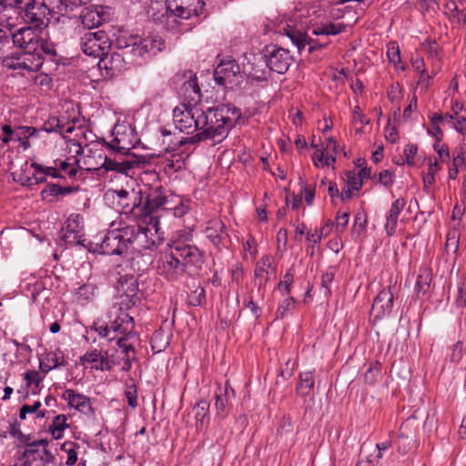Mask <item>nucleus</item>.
Instances as JSON below:
<instances>
[{
	"label": "nucleus",
	"mask_w": 466,
	"mask_h": 466,
	"mask_svg": "<svg viewBox=\"0 0 466 466\" xmlns=\"http://www.w3.org/2000/svg\"><path fill=\"white\" fill-rule=\"evenodd\" d=\"M198 115V133L179 140L173 147L168 145L167 150H175L184 144H197L207 139L220 142L227 137L233 127L245 123L240 110L230 104L219 105L206 111L200 109Z\"/></svg>",
	"instance_id": "obj_1"
},
{
	"label": "nucleus",
	"mask_w": 466,
	"mask_h": 466,
	"mask_svg": "<svg viewBox=\"0 0 466 466\" xmlns=\"http://www.w3.org/2000/svg\"><path fill=\"white\" fill-rule=\"evenodd\" d=\"M205 262L204 253L195 245L174 241L168 250L162 252L157 260V272L168 281H177L187 274H200Z\"/></svg>",
	"instance_id": "obj_2"
},
{
	"label": "nucleus",
	"mask_w": 466,
	"mask_h": 466,
	"mask_svg": "<svg viewBox=\"0 0 466 466\" xmlns=\"http://www.w3.org/2000/svg\"><path fill=\"white\" fill-rule=\"evenodd\" d=\"M17 15L25 25L41 32L49 25L52 12L46 0H24Z\"/></svg>",
	"instance_id": "obj_3"
},
{
	"label": "nucleus",
	"mask_w": 466,
	"mask_h": 466,
	"mask_svg": "<svg viewBox=\"0 0 466 466\" xmlns=\"http://www.w3.org/2000/svg\"><path fill=\"white\" fill-rule=\"evenodd\" d=\"M49 441L46 439L32 440L22 444L24 451L23 466H47L56 464V457L47 450Z\"/></svg>",
	"instance_id": "obj_4"
},
{
	"label": "nucleus",
	"mask_w": 466,
	"mask_h": 466,
	"mask_svg": "<svg viewBox=\"0 0 466 466\" xmlns=\"http://www.w3.org/2000/svg\"><path fill=\"white\" fill-rule=\"evenodd\" d=\"M112 140L103 141L110 154L119 156L131 155L130 150L135 147L137 141L135 130L129 126H116L112 130Z\"/></svg>",
	"instance_id": "obj_5"
},
{
	"label": "nucleus",
	"mask_w": 466,
	"mask_h": 466,
	"mask_svg": "<svg viewBox=\"0 0 466 466\" xmlns=\"http://www.w3.org/2000/svg\"><path fill=\"white\" fill-rule=\"evenodd\" d=\"M170 201L161 185L151 186L147 190L142 191V201L139 205L141 210L137 218H148L157 209L171 208Z\"/></svg>",
	"instance_id": "obj_6"
},
{
	"label": "nucleus",
	"mask_w": 466,
	"mask_h": 466,
	"mask_svg": "<svg viewBox=\"0 0 466 466\" xmlns=\"http://www.w3.org/2000/svg\"><path fill=\"white\" fill-rule=\"evenodd\" d=\"M200 108L191 104H180L173 110V121L176 127L183 133L192 135L198 132V119Z\"/></svg>",
	"instance_id": "obj_7"
},
{
	"label": "nucleus",
	"mask_w": 466,
	"mask_h": 466,
	"mask_svg": "<svg viewBox=\"0 0 466 466\" xmlns=\"http://www.w3.org/2000/svg\"><path fill=\"white\" fill-rule=\"evenodd\" d=\"M141 220V235H139V246L150 249L159 246L164 240V232L160 230L159 219L156 216L148 218H133Z\"/></svg>",
	"instance_id": "obj_8"
},
{
	"label": "nucleus",
	"mask_w": 466,
	"mask_h": 466,
	"mask_svg": "<svg viewBox=\"0 0 466 466\" xmlns=\"http://www.w3.org/2000/svg\"><path fill=\"white\" fill-rule=\"evenodd\" d=\"M214 79L227 89L238 86L242 82L238 64L235 60L221 61L214 70Z\"/></svg>",
	"instance_id": "obj_9"
},
{
	"label": "nucleus",
	"mask_w": 466,
	"mask_h": 466,
	"mask_svg": "<svg viewBox=\"0 0 466 466\" xmlns=\"http://www.w3.org/2000/svg\"><path fill=\"white\" fill-rule=\"evenodd\" d=\"M112 14V8L109 6L89 5L82 10L80 19L85 27L91 29L109 22Z\"/></svg>",
	"instance_id": "obj_10"
},
{
	"label": "nucleus",
	"mask_w": 466,
	"mask_h": 466,
	"mask_svg": "<svg viewBox=\"0 0 466 466\" xmlns=\"http://www.w3.org/2000/svg\"><path fill=\"white\" fill-rule=\"evenodd\" d=\"M265 56L269 72L285 74L292 63V56L289 55V51L277 46H267Z\"/></svg>",
	"instance_id": "obj_11"
},
{
	"label": "nucleus",
	"mask_w": 466,
	"mask_h": 466,
	"mask_svg": "<svg viewBox=\"0 0 466 466\" xmlns=\"http://www.w3.org/2000/svg\"><path fill=\"white\" fill-rule=\"evenodd\" d=\"M132 53L142 57H152L166 48L165 40L159 35L136 38L131 45Z\"/></svg>",
	"instance_id": "obj_12"
},
{
	"label": "nucleus",
	"mask_w": 466,
	"mask_h": 466,
	"mask_svg": "<svg viewBox=\"0 0 466 466\" xmlns=\"http://www.w3.org/2000/svg\"><path fill=\"white\" fill-rule=\"evenodd\" d=\"M169 11L177 19H189L203 14L205 3L202 0H167Z\"/></svg>",
	"instance_id": "obj_13"
},
{
	"label": "nucleus",
	"mask_w": 466,
	"mask_h": 466,
	"mask_svg": "<svg viewBox=\"0 0 466 466\" xmlns=\"http://www.w3.org/2000/svg\"><path fill=\"white\" fill-rule=\"evenodd\" d=\"M43 65V57L36 50H25L23 53L7 59V66L13 69L38 71Z\"/></svg>",
	"instance_id": "obj_14"
},
{
	"label": "nucleus",
	"mask_w": 466,
	"mask_h": 466,
	"mask_svg": "<svg viewBox=\"0 0 466 466\" xmlns=\"http://www.w3.org/2000/svg\"><path fill=\"white\" fill-rule=\"evenodd\" d=\"M118 198V204L121 207V213L132 218H137L140 212V202L142 201V189L138 191L132 189L127 191L120 189L115 191Z\"/></svg>",
	"instance_id": "obj_15"
},
{
	"label": "nucleus",
	"mask_w": 466,
	"mask_h": 466,
	"mask_svg": "<svg viewBox=\"0 0 466 466\" xmlns=\"http://www.w3.org/2000/svg\"><path fill=\"white\" fill-rule=\"evenodd\" d=\"M284 34L291 40L299 52L309 46V53H313L315 50L321 49L328 45V42H319L312 39L308 35L307 32L302 29L295 28L291 25L284 27Z\"/></svg>",
	"instance_id": "obj_16"
},
{
	"label": "nucleus",
	"mask_w": 466,
	"mask_h": 466,
	"mask_svg": "<svg viewBox=\"0 0 466 466\" xmlns=\"http://www.w3.org/2000/svg\"><path fill=\"white\" fill-rule=\"evenodd\" d=\"M243 70L248 77L254 80H267L269 75V69L265 53L263 55H251L250 57L248 58V62L244 64Z\"/></svg>",
	"instance_id": "obj_17"
},
{
	"label": "nucleus",
	"mask_w": 466,
	"mask_h": 466,
	"mask_svg": "<svg viewBox=\"0 0 466 466\" xmlns=\"http://www.w3.org/2000/svg\"><path fill=\"white\" fill-rule=\"evenodd\" d=\"M97 157L100 158V167H104L107 171H116L118 173L127 174L128 170L133 168L136 165L145 162V157L132 155V157L136 159L131 160H117L112 159L111 157L105 155L102 150L97 153Z\"/></svg>",
	"instance_id": "obj_18"
},
{
	"label": "nucleus",
	"mask_w": 466,
	"mask_h": 466,
	"mask_svg": "<svg viewBox=\"0 0 466 466\" xmlns=\"http://www.w3.org/2000/svg\"><path fill=\"white\" fill-rule=\"evenodd\" d=\"M150 17L155 24L162 25L167 30H175L181 25L174 13L169 11L167 1L165 4L157 3L156 7L151 6Z\"/></svg>",
	"instance_id": "obj_19"
},
{
	"label": "nucleus",
	"mask_w": 466,
	"mask_h": 466,
	"mask_svg": "<svg viewBox=\"0 0 466 466\" xmlns=\"http://www.w3.org/2000/svg\"><path fill=\"white\" fill-rule=\"evenodd\" d=\"M37 31V29L32 28L29 25L16 30L12 35L14 45L23 48L24 50H36L39 46V35Z\"/></svg>",
	"instance_id": "obj_20"
},
{
	"label": "nucleus",
	"mask_w": 466,
	"mask_h": 466,
	"mask_svg": "<svg viewBox=\"0 0 466 466\" xmlns=\"http://www.w3.org/2000/svg\"><path fill=\"white\" fill-rule=\"evenodd\" d=\"M109 332L113 331L116 333L114 337L109 338V340L116 339L118 336L121 337H131L133 336V330L135 328L134 319L128 313L121 311L116 317L109 320Z\"/></svg>",
	"instance_id": "obj_21"
},
{
	"label": "nucleus",
	"mask_w": 466,
	"mask_h": 466,
	"mask_svg": "<svg viewBox=\"0 0 466 466\" xmlns=\"http://www.w3.org/2000/svg\"><path fill=\"white\" fill-rule=\"evenodd\" d=\"M98 67L100 70L106 71V76L113 77L125 68V60L120 54L116 52L108 53L106 50L105 55L100 56Z\"/></svg>",
	"instance_id": "obj_22"
},
{
	"label": "nucleus",
	"mask_w": 466,
	"mask_h": 466,
	"mask_svg": "<svg viewBox=\"0 0 466 466\" xmlns=\"http://www.w3.org/2000/svg\"><path fill=\"white\" fill-rule=\"evenodd\" d=\"M63 399L67 401V405L79 412L93 416L95 414L91 400L84 394L76 393L74 390L67 389L63 393Z\"/></svg>",
	"instance_id": "obj_23"
},
{
	"label": "nucleus",
	"mask_w": 466,
	"mask_h": 466,
	"mask_svg": "<svg viewBox=\"0 0 466 466\" xmlns=\"http://www.w3.org/2000/svg\"><path fill=\"white\" fill-rule=\"evenodd\" d=\"M119 236L117 230L108 231L100 244L101 253L109 256L127 253V244L121 240Z\"/></svg>",
	"instance_id": "obj_24"
},
{
	"label": "nucleus",
	"mask_w": 466,
	"mask_h": 466,
	"mask_svg": "<svg viewBox=\"0 0 466 466\" xmlns=\"http://www.w3.org/2000/svg\"><path fill=\"white\" fill-rule=\"evenodd\" d=\"M394 295L391 288L383 289L375 298L371 310L375 314V318H382L391 312L393 308Z\"/></svg>",
	"instance_id": "obj_25"
},
{
	"label": "nucleus",
	"mask_w": 466,
	"mask_h": 466,
	"mask_svg": "<svg viewBox=\"0 0 466 466\" xmlns=\"http://www.w3.org/2000/svg\"><path fill=\"white\" fill-rule=\"evenodd\" d=\"M225 229L224 222L218 218L209 220L205 228L206 237L218 249H220V244L223 239L228 237Z\"/></svg>",
	"instance_id": "obj_26"
},
{
	"label": "nucleus",
	"mask_w": 466,
	"mask_h": 466,
	"mask_svg": "<svg viewBox=\"0 0 466 466\" xmlns=\"http://www.w3.org/2000/svg\"><path fill=\"white\" fill-rule=\"evenodd\" d=\"M235 397V391L230 387L228 381L225 383L224 388L219 387L216 391L215 408L219 417L225 418L227 416V408L230 400Z\"/></svg>",
	"instance_id": "obj_27"
},
{
	"label": "nucleus",
	"mask_w": 466,
	"mask_h": 466,
	"mask_svg": "<svg viewBox=\"0 0 466 466\" xmlns=\"http://www.w3.org/2000/svg\"><path fill=\"white\" fill-rule=\"evenodd\" d=\"M52 14L67 15L75 9L86 5L89 0H46Z\"/></svg>",
	"instance_id": "obj_28"
},
{
	"label": "nucleus",
	"mask_w": 466,
	"mask_h": 466,
	"mask_svg": "<svg viewBox=\"0 0 466 466\" xmlns=\"http://www.w3.org/2000/svg\"><path fill=\"white\" fill-rule=\"evenodd\" d=\"M79 360L82 365L94 363L93 368L96 370H109L111 369L106 352L103 354L101 350L96 349L81 356Z\"/></svg>",
	"instance_id": "obj_29"
},
{
	"label": "nucleus",
	"mask_w": 466,
	"mask_h": 466,
	"mask_svg": "<svg viewBox=\"0 0 466 466\" xmlns=\"http://www.w3.org/2000/svg\"><path fill=\"white\" fill-rule=\"evenodd\" d=\"M405 204L406 201L404 198H398L391 204L384 226L388 236H393L395 234L399 215L404 208Z\"/></svg>",
	"instance_id": "obj_30"
},
{
	"label": "nucleus",
	"mask_w": 466,
	"mask_h": 466,
	"mask_svg": "<svg viewBox=\"0 0 466 466\" xmlns=\"http://www.w3.org/2000/svg\"><path fill=\"white\" fill-rule=\"evenodd\" d=\"M79 189V186L61 187L58 184L48 183L46 186V187L41 191V196L43 199L50 196L54 197L56 200H59L61 198L77 192Z\"/></svg>",
	"instance_id": "obj_31"
},
{
	"label": "nucleus",
	"mask_w": 466,
	"mask_h": 466,
	"mask_svg": "<svg viewBox=\"0 0 466 466\" xmlns=\"http://www.w3.org/2000/svg\"><path fill=\"white\" fill-rule=\"evenodd\" d=\"M141 220H137V223L134 225H128L116 229L117 232H119L121 240L127 244V249H128V245L133 242H137L139 245V235H141Z\"/></svg>",
	"instance_id": "obj_32"
},
{
	"label": "nucleus",
	"mask_w": 466,
	"mask_h": 466,
	"mask_svg": "<svg viewBox=\"0 0 466 466\" xmlns=\"http://www.w3.org/2000/svg\"><path fill=\"white\" fill-rule=\"evenodd\" d=\"M81 49L82 51L90 56L94 57H99L102 55H105L106 49L102 47L96 39H94V36H91V35H84L81 37Z\"/></svg>",
	"instance_id": "obj_33"
},
{
	"label": "nucleus",
	"mask_w": 466,
	"mask_h": 466,
	"mask_svg": "<svg viewBox=\"0 0 466 466\" xmlns=\"http://www.w3.org/2000/svg\"><path fill=\"white\" fill-rule=\"evenodd\" d=\"M66 362L64 360L62 351L57 349L55 351H50L46 354L45 361L40 363V369L42 371L47 373L53 369L60 366H65Z\"/></svg>",
	"instance_id": "obj_34"
},
{
	"label": "nucleus",
	"mask_w": 466,
	"mask_h": 466,
	"mask_svg": "<svg viewBox=\"0 0 466 466\" xmlns=\"http://www.w3.org/2000/svg\"><path fill=\"white\" fill-rule=\"evenodd\" d=\"M118 292L127 298H133L137 295L138 290V283L134 276H124L118 280L117 286Z\"/></svg>",
	"instance_id": "obj_35"
},
{
	"label": "nucleus",
	"mask_w": 466,
	"mask_h": 466,
	"mask_svg": "<svg viewBox=\"0 0 466 466\" xmlns=\"http://www.w3.org/2000/svg\"><path fill=\"white\" fill-rule=\"evenodd\" d=\"M195 412L196 427L198 431L202 430L203 425L209 420V402L199 400L193 408Z\"/></svg>",
	"instance_id": "obj_36"
},
{
	"label": "nucleus",
	"mask_w": 466,
	"mask_h": 466,
	"mask_svg": "<svg viewBox=\"0 0 466 466\" xmlns=\"http://www.w3.org/2000/svg\"><path fill=\"white\" fill-rule=\"evenodd\" d=\"M315 379L313 371L302 372L299 375V382L297 385V392L301 396H308L314 388Z\"/></svg>",
	"instance_id": "obj_37"
},
{
	"label": "nucleus",
	"mask_w": 466,
	"mask_h": 466,
	"mask_svg": "<svg viewBox=\"0 0 466 466\" xmlns=\"http://www.w3.org/2000/svg\"><path fill=\"white\" fill-rule=\"evenodd\" d=\"M345 177L344 180L346 182L344 187L342 188V192L339 194L338 186L334 182H330L328 191L329 195L332 198L333 204H336L335 198L339 197L341 201H346L350 199V171L344 172Z\"/></svg>",
	"instance_id": "obj_38"
},
{
	"label": "nucleus",
	"mask_w": 466,
	"mask_h": 466,
	"mask_svg": "<svg viewBox=\"0 0 466 466\" xmlns=\"http://www.w3.org/2000/svg\"><path fill=\"white\" fill-rule=\"evenodd\" d=\"M66 420L67 417L64 414H59L54 418L52 423L48 427V431L54 439H61L64 435L65 430L69 428V424Z\"/></svg>",
	"instance_id": "obj_39"
},
{
	"label": "nucleus",
	"mask_w": 466,
	"mask_h": 466,
	"mask_svg": "<svg viewBox=\"0 0 466 466\" xmlns=\"http://www.w3.org/2000/svg\"><path fill=\"white\" fill-rule=\"evenodd\" d=\"M446 12L450 13L453 18H456L459 24L466 23V8L463 6L462 0L459 3L450 1L445 5Z\"/></svg>",
	"instance_id": "obj_40"
},
{
	"label": "nucleus",
	"mask_w": 466,
	"mask_h": 466,
	"mask_svg": "<svg viewBox=\"0 0 466 466\" xmlns=\"http://www.w3.org/2000/svg\"><path fill=\"white\" fill-rule=\"evenodd\" d=\"M431 279L432 276L429 268H425L420 270L415 286V289L418 295L420 293L425 295L429 291Z\"/></svg>",
	"instance_id": "obj_41"
},
{
	"label": "nucleus",
	"mask_w": 466,
	"mask_h": 466,
	"mask_svg": "<svg viewBox=\"0 0 466 466\" xmlns=\"http://www.w3.org/2000/svg\"><path fill=\"white\" fill-rule=\"evenodd\" d=\"M372 178L376 179V175L371 177L370 168L363 167L359 168L357 174L351 176V191L360 190L363 185L364 179Z\"/></svg>",
	"instance_id": "obj_42"
},
{
	"label": "nucleus",
	"mask_w": 466,
	"mask_h": 466,
	"mask_svg": "<svg viewBox=\"0 0 466 466\" xmlns=\"http://www.w3.org/2000/svg\"><path fill=\"white\" fill-rule=\"evenodd\" d=\"M271 261L269 257L262 258L256 266L255 268V278L259 279V285L266 284L268 281V268H270Z\"/></svg>",
	"instance_id": "obj_43"
},
{
	"label": "nucleus",
	"mask_w": 466,
	"mask_h": 466,
	"mask_svg": "<svg viewBox=\"0 0 466 466\" xmlns=\"http://www.w3.org/2000/svg\"><path fill=\"white\" fill-rule=\"evenodd\" d=\"M346 27L347 25H342L341 23H329L314 28L312 33L316 35H334L340 33L341 31H345Z\"/></svg>",
	"instance_id": "obj_44"
},
{
	"label": "nucleus",
	"mask_w": 466,
	"mask_h": 466,
	"mask_svg": "<svg viewBox=\"0 0 466 466\" xmlns=\"http://www.w3.org/2000/svg\"><path fill=\"white\" fill-rule=\"evenodd\" d=\"M329 147H332V150L335 154H337V141L333 139L332 137L328 138V145L325 149H317V151L312 156V161L313 164L317 167H324V159L326 156V151L329 149Z\"/></svg>",
	"instance_id": "obj_45"
},
{
	"label": "nucleus",
	"mask_w": 466,
	"mask_h": 466,
	"mask_svg": "<svg viewBox=\"0 0 466 466\" xmlns=\"http://www.w3.org/2000/svg\"><path fill=\"white\" fill-rule=\"evenodd\" d=\"M391 446L390 441H384L381 443L376 444V450L378 451L377 455L373 458L372 456H369L366 454L370 446L363 444L360 448V457H365L369 462H373L375 460L380 459L382 457V451H387Z\"/></svg>",
	"instance_id": "obj_46"
},
{
	"label": "nucleus",
	"mask_w": 466,
	"mask_h": 466,
	"mask_svg": "<svg viewBox=\"0 0 466 466\" xmlns=\"http://www.w3.org/2000/svg\"><path fill=\"white\" fill-rule=\"evenodd\" d=\"M125 396L127 399L128 405L135 409L137 406V389L132 378L126 381Z\"/></svg>",
	"instance_id": "obj_47"
},
{
	"label": "nucleus",
	"mask_w": 466,
	"mask_h": 466,
	"mask_svg": "<svg viewBox=\"0 0 466 466\" xmlns=\"http://www.w3.org/2000/svg\"><path fill=\"white\" fill-rule=\"evenodd\" d=\"M368 217L362 210L355 214L353 230L360 238H363L366 233Z\"/></svg>",
	"instance_id": "obj_48"
},
{
	"label": "nucleus",
	"mask_w": 466,
	"mask_h": 466,
	"mask_svg": "<svg viewBox=\"0 0 466 466\" xmlns=\"http://www.w3.org/2000/svg\"><path fill=\"white\" fill-rule=\"evenodd\" d=\"M381 373V364L379 361L371 362L365 371L364 380L366 383L374 384Z\"/></svg>",
	"instance_id": "obj_49"
},
{
	"label": "nucleus",
	"mask_w": 466,
	"mask_h": 466,
	"mask_svg": "<svg viewBox=\"0 0 466 466\" xmlns=\"http://www.w3.org/2000/svg\"><path fill=\"white\" fill-rule=\"evenodd\" d=\"M183 88L186 89V91H189V89L191 90V92L193 93V95L189 94L187 96V97L191 100V101H198L200 99V88L198 85V80H197V77L194 76L193 77H191L188 81H187L184 85H183Z\"/></svg>",
	"instance_id": "obj_50"
},
{
	"label": "nucleus",
	"mask_w": 466,
	"mask_h": 466,
	"mask_svg": "<svg viewBox=\"0 0 466 466\" xmlns=\"http://www.w3.org/2000/svg\"><path fill=\"white\" fill-rule=\"evenodd\" d=\"M20 426H21L20 422L15 419V421L12 424H10L9 434L12 437L16 438L18 440V441H19V444L22 445L25 441H30L31 435L30 434H28V435L24 434L21 431Z\"/></svg>",
	"instance_id": "obj_51"
},
{
	"label": "nucleus",
	"mask_w": 466,
	"mask_h": 466,
	"mask_svg": "<svg viewBox=\"0 0 466 466\" xmlns=\"http://www.w3.org/2000/svg\"><path fill=\"white\" fill-rule=\"evenodd\" d=\"M31 167L35 169L36 173H40L45 176H50L55 178L64 177L58 171L57 167H43L38 163H32Z\"/></svg>",
	"instance_id": "obj_52"
},
{
	"label": "nucleus",
	"mask_w": 466,
	"mask_h": 466,
	"mask_svg": "<svg viewBox=\"0 0 466 466\" xmlns=\"http://www.w3.org/2000/svg\"><path fill=\"white\" fill-rule=\"evenodd\" d=\"M295 309V299L292 297L285 299L276 311V319H283Z\"/></svg>",
	"instance_id": "obj_53"
},
{
	"label": "nucleus",
	"mask_w": 466,
	"mask_h": 466,
	"mask_svg": "<svg viewBox=\"0 0 466 466\" xmlns=\"http://www.w3.org/2000/svg\"><path fill=\"white\" fill-rule=\"evenodd\" d=\"M76 443L67 441L61 446V450L67 454L66 464L68 466L74 465L77 461V452L75 450Z\"/></svg>",
	"instance_id": "obj_54"
},
{
	"label": "nucleus",
	"mask_w": 466,
	"mask_h": 466,
	"mask_svg": "<svg viewBox=\"0 0 466 466\" xmlns=\"http://www.w3.org/2000/svg\"><path fill=\"white\" fill-rule=\"evenodd\" d=\"M349 213L347 211H338L336 220L334 222L336 232L340 234L345 232L349 224Z\"/></svg>",
	"instance_id": "obj_55"
},
{
	"label": "nucleus",
	"mask_w": 466,
	"mask_h": 466,
	"mask_svg": "<svg viewBox=\"0 0 466 466\" xmlns=\"http://www.w3.org/2000/svg\"><path fill=\"white\" fill-rule=\"evenodd\" d=\"M86 35H91L94 36V39L104 47V49L107 50L110 47V40L108 38L107 34L104 30H99L96 32H88Z\"/></svg>",
	"instance_id": "obj_56"
},
{
	"label": "nucleus",
	"mask_w": 466,
	"mask_h": 466,
	"mask_svg": "<svg viewBox=\"0 0 466 466\" xmlns=\"http://www.w3.org/2000/svg\"><path fill=\"white\" fill-rule=\"evenodd\" d=\"M393 178L394 173L388 169L382 170L381 172H380L378 177L376 176L377 181L386 187H390L392 186Z\"/></svg>",
	"instance_id": "obj_57"
},
{
	"label": "nucleus",
	"mask_w": 466,
	"mask_h": 466,
	"mask_svg": "<svg viewBox=\"0 0 466 466\" xmlns=\"http://www.w3.org/2000/svg\"><path fill=\"white\" fill-rule=\"evenodd\" d=\"M293 272L292 269H289L286 274L283 276V279L278 284V289H284L286 294H289L291 290V284L293 282Z\"/></svg>",
	"instance_id": "obj_58"
},
{
	"label": "nucleus",
	"mask_w": 466,
	"mask_h": 466,
	"mask_svg": "<svg viewBox=\"0 0 466 466\" xmlns=\"http://www.w3.org/2000/svg\"><path fill=\"white\" fill-rule=\"evenodd\" d=\"M439 170V164L435 160L433 163H430L428 173L423 177L425 187L431 186L435 182L434 176Z\"/></svg>",
	"instance_id": "obj_59"
},
{
	"label": "nucleus",
	"mask_w": 466,
	"mask_h": 466,
	"mask_svg": "<svg viewBox=\"0 0 466 466\" xmlns=\"http://www.w3.org/2000/svg\"><path fill=\"white\" fill-rule=\"evenodd\" d=\"M387 56L390 62L394 65L400 61V49L395 42H392L388 46Z\"/></svg>",
	"instance_id": "obj_60"
},
{
	"label": "nucleus",
	"mask_w": 466,
	"mask_h": 466,
	"mask_svg": "<svg viewBox=\"0 0 466 466\" xmlns=\"http://www.w3.org/2000/svg\"><path fill=\"white\" fill-rule=\"evenodd\" d=\"M464 339L458 340L451 349V360L453 362H459L463 356Z\"/></svg>",
	"instance_id": "obj_61"
},
{
	"label": "nucleus",
	"mask_w": 466,
	"mask_h": 466,
	"mask_svg": "<svg viewBox=\"0 0 466 466\" xmlns=\"http://www.w3.org/2000/svg\"><path fill=\"white\" fill-rule=\"evenodd\" d=\"M76 234L73 230L67 229L65 233L60 236V240L64 242L66 246L80 244V240L76 239Z\"/></svg>",
	"instance_id": "obj_62"
},
{
	"label": "nucleus",
	"mask_w": 466,
	"mask_h": 466,
	"mask_svg": "<svg viewBox=\"0 0 466 466\" xmlns=\"http://www.w3.org/2000/svg\"><path fill=\"white\" fill-rule=\"evenodd\" d=\"M25 380H26L27 386L35 384V387H38L42 381V378L39 376V373L35 370L27 371L25 374Z\"/></svg>",
	"instance_id": "obj_63"
},
{
	"label": "nucleus",
	"mask_w": 466,
	"mask_h": 466,
	"mask_svg": "<svg viewBox=\"0 0 466 466\" xmlns=\"http://www.w3.org/2000/svg\"><path fill=\"white\" fill-rule=\"evenodd\" d=\"M293 431L292 420L289 416H284L278 429L279 434L289 433Z\"/></svg>",
	"instance_id": "obj_64"
}]
</instances>
